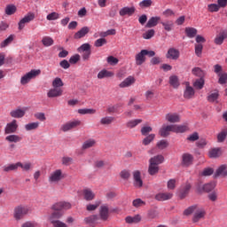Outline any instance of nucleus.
<instances>
[{"label": "nucleus", "instance_id": "52", "mask_svg": "<svg viewBox=\"0 0 227 227\" xmlns=\"http://www.w3.org/2000/svg\"><path fill=\"white\" fill-rule=\"evenodd\" d=\"M19 169V165L17 163L10 164L4 167V172H12Z\"/></svg>", "mask_w": 227, "mask_h": 227}, {"label": "nucleus", "instance_id": "19", "mask_svg": "<svg viewBox=\"0 0 227 227\" xmlns=\"http://www.w3.org/2000/svg\"><path fill=\"white\" fill-rule=\"evenodd\" d=\"M82 196L85 201H92L95 200V192H92L90 189H84L82 190Z\"/></svg>", "mask_w": 227, "mask_h": 227}, {"label": "nucleus", "instance_id": "17", "mask_svg": "<svg viewBox=\"0 0 227 227\" xmlns=\"http://www.w3.org/2000/svg\"><path fill=\"white\" fill-rule=\"evenodd\" d=\"M172 196L171 192H160L155 195V200L158 201H167L171 200Z\"/></svg>", "mask_w": 227, "mask_h": 227}, {"label": "nucleus", "instance_id": "58", "mask_svg": "<svg viewBox=\"0 0 227 227\" xmlns=\"http://www.w3.org/2000/svg\"><path fill=\"white\" fill-rule=\"evenodd\" d=\"M77 51L79 52H86V51H90V44L86 43L84 44H82L79 48H77Z\"/></svg>", "mask_w": 227, "mask_h": 227}, {"label": "nucleus", "instance_id": "10", "mask_svg": "<svg viewBox=\"0 0 227 227\" xmlns=\"http://www.w3.org/2000/svg\"><path fill=\"white\" fill-rule=\"evenodd\" d=\"M190 191H191V184L190 183H185L184 185H182L179 190L180 200H184L190 193Z\"/></svg>", "mask_w": 227, "mask_h": 227}, {"label": "nucleus", "instance_id": "7", "mask_svg": "<svg viewBox=\"0 0 227 227\" xmlns=\"http://www.w3.org/2000/svg\"><path fill=\"white\" fill-rule=\"evenodd\" d=\"M26 114V109L25 108H15L12 111H10L9 115L12 119H22L25 117Z\"/></svg>", "mask_w": 227, "mask_h": 227}, {"label": "nucleus", "instance_id": "28", "mask_svg": "<svg viewBox=\"0 0 227 227\" xmlns=\"http://www.w3.org/2000/svg\"><path fill=\"white\" fill-rule=\"evenodd\" d=\"M4 141H7L9 143H20L22 141V137H20L19 135H10L4 137Z\"/></svg>", "mask_w": 227, "mask_h": 227}, {"label": "nucleus", "instance_id": "1", "mask_svg": "<svg viewBox=\"0 0 227 227\" xmlns=\"http://www.w3.org/2000/svg\"><path fill=\"white\" fill-rule=\"evenodd\" d=\"M193 214V223H198L206 216V209L203 207L192 206L184 210V215Z\"/></svg>", "mask_w": 227, "mask_h": 227}, {"label": "nucleus", "instance_id": "50", "mask_svg": "<svg viewBox=\"0 0 227 227\" xmlns=\"http://www.w3.org/2000/svg\"><path fill=\"white\" fill-rule=\"evenodd\" d=\"M156 147H158L159 150L167 149L168 147V142L167 140L161 139L156 143Z\"/></svg>", "mask_w": 227, "mask_h": 227}, {"label": "nucleus", "instance_id": "47", "mask_svg": "<svg viewBox=\"0 0 227 227\" xmlns=\"http://www.w3.org/2000/svg\"><path fill=\"white\" fill-rule=\"evenodd\" d=\"M215 187V183H207L202 185V191H204V192H211L212 191H214Z\"/></svg>", "mask_w": 227, "mask_h": 227}, {"label": "nucleus", "instance_id": "27", "mask_svg": "<svg viewBox=\"0 0 227 227\" xmlns=\"http://www.w3.org/2000/svg\"><path fill=\"white\" fill-rule=\"evenodd\" d=\"M114 75V74H113L112 72H109L108 70H101L99 71V73L97 74V78L101 80L104 78H109V77H113Z\"/></svg>", "mask_w": 227, "mask_h": 227}, {"label": "nucleus", "instance_id": "25", "mask_svg": "<svg viewBox=\"0 0 227 227\" xmlns=\"http://www.w3.org/2000/svg\"><path fill=\"white\" fill-rule=\"evenodd\" d=\"M89 33H90V27H84L82 29H80L79 32H76V34H74V38L82 39V37H85V35H87V34Z\"/></svg>", "mask_w": 227, "mask_h": 227}, {"label": "nucleus", "instance_id": "18", "mask_svg": "<svg viewBox=\"0 0 227 227\" xmlns=\"http://www.w3.org/2000/svg\"><path fill=\"white\" fill-rule=\"evenodd\" d=\"M227 176V166L226 165H221L218 167L217 170L215 172V177H226Z\"/></svg>", "mask_w": 227, "mask_h": 227}, {"label": "nucleus", "instance_id": "51", "mask_svg": "<svg viewBox=\"0 0 227 227\" xmlns=\"http://www.w3.org/2000/svg\"><path fill=\"white\" fill-rule=\"evenodd\" d=\"M192 74L195 75L196 77H200V79H203L204 77V72L199 67H195L192 69Z\"/></svg>", "mask_w": 227, "mask_h": 227}, {"label": "nucleus", "instance_id": "46", "mask_svg": "<svg viewBox=\"0 0 227 227\" xmlns=\"http://www.w3.org/2000/svg\"><path fill=\"white\" fill-rule=\"evenodd\" d=\"M95 145H96L95 139H89L85 141L84 144H82V150L92 148L93 146H95Z\"/></svg>", "mask_w": 227, "mask_h": 227}, {"label": "nucleus", "instance_id": "3", "mask_svg": "<svg viewBox=\"0 0 227 227\" xmlns=\"http://www.w3.org/2000/svg\"><path fill=\"white\" fill-rule=\"evenodd\" d=\"M28 214V207L27 206H18L14 208V219L16 221H20L26 215Z\"/></svg>", "mask_w": 227, "mask_h": 227}, {"label": "nucleus", "instance_id": "45", "mask_svg": "<svg viewBox=\"0 0 227 227\" xmlns=\"http://www.w3.org/2000/svg\"><path fill=\"white\" fill-rule=\"evenodd\" d=\"M59 13L57 12H52L51 13H48L47 17H45V19L48 21H52V20H59Z\"/></svg>", "mask_w": 227, "mask_h": 227}, {"label": "nucleus", "instance_id": "32", "mask_svg": "<svg viewBox=\"0 0 227 227\" xmlns=\"http://www.w3.org/2000/svg\"><path fill=\"white\" fill-rule=\"evenodd\" d=\"M146 55L144 53L139 52L136 55V65L141 66L146 61Z\"/></svg>", "mask_w": 227, "mask_h": 227}, {"label": "nucleus", "instance_id": "14", "mask_svg": "<svg viewBox=\"0 0 227 227\" xmlns=\"http://www.w3.org/2000/svg\"><path fill=\"white\" fill-rule=\"evenodd\" d=\"M193 156L191 153H183L182 165L183 167H190L192 164Z\"/></svg>", "mask_w": 227, "mask_h": 227}, {"label": "nucleus", "instance_id": "20", "mask_svg": "<svg viewBox=\"0 0 227 227\" xmlns=\"http://www.w3.org/2000/svg\"><path fill=\"white\" fill-rule=\"evenodd\" d=\"M223 154L221 148H212L207 153V157L210 159H217Z\"/></svg>", "mask_w": 227, "mask_h": 227}, {"label": "nucleus", "instance_id": "6", "mask_svg": "<svg viewBox=\"0 0 227 227\" xmlns=\"http://www.w3.org/2000/svg\"><path fill=\"white\" fill-rule=\"evenodd\" d=\"M80 125H82L81 121L79 120L71 121L66 122V124H63V126H61V130H63V132H68L74 129H76L77 127H80Z\"/></svg>", "mask_w": 227, "mask_h": 227}, {"label": "nucleus", "instance_id": "13", "mask_svg": "<svg viewBox=\"0 0 227 227\" xmlns=\"http://www.w3.org/2000/svg\"><path fill=\"white\" fill-rule=\"evenodd\" d=\"M133 179H134V186L137 188H141L144 184V182L141 179V172L139 170H136L133 172Z\"/></svg>", "mask_w": 227, "mask_h": 227}, {"label": "nucleus", "instance_id": "21", "mask_svg": "<svg viewBox=\"0 0 227 227\" xmlns=\"http://www.w3.org/2000/svg\"><path fill=\"white\" fill-rule=\"evenodd\" d=\"M63 94V90L61 89L53 88L48 90L47 97L50 98H54L57 97H60Z\"/></svg>", "mask_w": 227, "mask_h": 227}, {"label": "nucleus", "instance_id": "57", "mask_svg": "<svg viewBox=\"0 0 227 227\" xmlns=\"http://www.w3.org/2000/svg\"><path fill=\"white\" fill-rule=\"evenodd\" d=\"M218 84L223 85L227 82V74H218Z\"/></svg>", "mask_w": 227, "mask_h": 227}, {"label": "nucleus", "instance_id": "26", "mask_svg": "<svg viewBox=\"0 0 227 227\" xmlns=\"http://www.w3.org/2000/svg\"><path fill=\"white\" fill-rule=\"evenodd\" d=\"M227 38V30L221 32L215 38V43L217 45H221L223 43V40Z\"/></svg>", "mask_w": 227, "mask_h": 227}, {"label": "nucleus", "instance_id": "48", "mask_svg": "<svg viewBox=\"0 0 227 227\" xmlns=\"http://www.w3.org/2000/svg\"><path fill=\"white\" fill-rule=\"evenodd\" d=\"M61 216H63V214L60 211H55L52 214H51L48 220H50V222L58 221V219H60Z\"/></svg>", "mask_w": 227, "mask_h": 227}, {"label": "nucleus", "instance_id": "53", "mask_svg": "<svg viewBox=\"0 0 227 227\" xmlns=\"http://www.w3.org/2000/svg\"><path fill=\"white\" fill-rule=\"evenodd\" d=\"M18 168H22L23 171L28 172L31 169V163L26 162V163H20L17 162Z\"/></svg>", "mask_w": 227, "mask_h": 227}, {"label": "nucleus", "instance_id": "15", "mask_svg": "<svg viewBox=\"0 0 227 227\" xmlns=\"http://www.w3.org/2000/svg\"><path fill=\"white\" fill-rule=\"evenodd\" d=\"M134 83H136V78L134 76L130 75L128 78H126L125 80H123L122 82H121L119 84V87L121 89L129 88V87L132 86Z\"/></svg>", "mask_w": 227, "mask_h": 227}, {"label": "nucleus", "instance_id": "22", "mask_svg": "<svg viewBox=\"0 0 227 227\" xmlns=\"http://www.w3.org/2000/svg\"><path fill=\"white\" fill-rule=\"evenodd\" d=\"M166 121L170 123H179L180 121V115L177 114H166Z\"/></svg>", "mask_w": 227, "mask_h": 227}, {"label": "nucleus", "instance_id": "39", "mask_svg": "<svg viewBox=\"0 0 227 227\" xmlns=\"http://www.w3.org/2000/svg\"><path fill=\"white\" fill-rule=\"evenodd\" d=\"M141 123H142L141 119H135V120L129 121V122L126 123V127H128V129H134Z\"/></svg>", "mask_w": 227, "mask_h": 227}, {"label": "nucleus", "instance_id": "29", "mask_svg": "<svg viewBox=\"0 0 227 227\" xmlns=\"http://www.w3.org/2000/svg\"><path fill=\"white\" fill-rule=\"evenodd\" d=\"M164 158L162 155L153 156V158L150 159V164L153 166H159L162 164Z\"/></svg>", "mask_w": 227, "mask_h": 227}, {"label": "nucleus", "instance_id": "42", "mask_svg": "<svg viewBox=\"0 0 227 227\" xmlns=\"http://www.w3.org/2000/svg\"><path fill=\"white\" fill-rule=\"evenodd\" d=\"M159 171L160 167H158V165L150 164L148 166V174H150V176H154L158 174Z\"/></svg>", "mask_w": 227, "mask_h": 227}, {"label": "nucleus", "instance_id": "59", "mask_svg": "<svg viewBox=\"0 0 227 227\" xmlns=\"http://www.w3.org/2000/svg\"><path fill=\"white\" fill-rule=\"evenodd\" d=\"M145 205H146V203L144 200H142L141 199H136L133 200V207L136 208L145 207Z\"/></svg>", "mask_w": 227, "mask_h": 227}, {"label": "nucleus", "instance_id": "37", "mask_svg": "<svg viewBox=\"0 0 227 227\" xmlns=\"http://www.w3.org/2000/svg\"><path fill=\"white\" fill-rule=\"evenodd\" d=\"M113 121H114V117L112 116L102 117L101 120H99L101 125H111Z\"/></svg>", "mask_w": 227, "mask_h": 227}, {"label": "nucleus", "instance_id": "54", "mask_svg": "<svg viewBox=\"0 0 227 227\" xmlns=\"http://www.w3.org/2000/svg\"><path fill=\"white\" fill-rule=\"evenodd\" d=\"M220 8H221L220 4H207V12H219Z\"/></svg>", "mask_w": 227, "mask_h": 227}, {"label": "nucleus", "instance_id": "31", "mask_svg": "<svg viewBox=\"0 0 227 227\" xmlns=\"http://www.w3.org/2000/svg\"><path fill=\"white\" fill-rule=\"evenodd\" d=\"M172 129H174V133H184L188 130V127L186 125H170Z\"/></svg>", "mask_w": 227, "mask_h": 227}, {"label": "nucleus", "instance_id": "23", "mask_svg": "<svg viewBox=\"0 0 227 227\" xmlns=\"http://www.w3.org/2000/svg\"><path fill=\"white\" fill-rule=\"evenodd\" d=\"M135 12H136V8L134 7H123L122 9L120 10V16L123 17L128 15L129 17H130L131 15L134 14Z\"/></svg>", "mask_w": 227, "mask_h": 227}, {"label": "nucleus", "instance_id": "62", "mask_svg": "<svg viewBox=\"0 0 227 227\" xmlns=\"http://www.w3.org/2000/svg\"><path fill=\"white\" fill-rule=\"evenodd\" d=\"M213 174H214V168H204V170H202L201 172V176L205 177L212 176Z\"/></svg>", "mask_w": 227, "mask_h": 227}, {"label": "nucleus", "instance_id": "36", "mask_svg": "<svg viewBox=\"0 0 227 227\" xmlns=\"http://www.w3.org/2000/svg\"><path fill=\"white\" fill-rule=\"evenodd\" d=\"M39 128V122H30L28 124H25V130L26 131H33L36 130Z\"/></svg>", "mask_w": 227, "mask_h": 227}, {"label": "nucleus", "instance_id": "35", "mask_svg": "<svg viewBox=\"0 0 227 227\" xmlns=\"http://www.w3.org/2000/svg\"><path fill=\"white\" fill-rule=\"evenodd\" d=\"M42 44H43V46H44V47L52 46V45H54V39H52V38L50 37V36H44V37H43V39H42Z\"/></svg>", "mask_w": 227, "mask_h": 227}, {"label": "nucleus", "instance_id": "24", "mask_svg": "<svg viewBox=\"0 0 227 227\" xmlns=\"http://www.w3.org/2000/svg\"><path fill=\"white\" fill-rule=\"evenodd\" d=\"M160 20V17H151L150 20H148L147 23H145V27L152 28L158 25V23Z\"/></svg>", "mask_w": 227, "mask_h": 227}, {"label": "nucleus", "instance_id": "41", "mask_svg": "<svg viewBox=\"0 0 227 227\" xmlns=\"http://www.w3.org/2000/svg\"><path fill=\"white\" fill-rule=\"evenodd\" d=\"M63 86H65V82H63V81L59 77H56L55 79H53L52 81L53 89H59Z\"/></svg>", "mask_w": 227, "mask_h": 227}, {"label": "nucleus", "instance_id": "63", "mask_svg": "<svg viewBox=\"0 0 227 227\" xmlns=\"http://www.w3.org/2000/svg\"><path fill=\"white\" fill-rule=\"evenodd\" d=\"M101 202L100 201H97L94 204H90L87 206V210L89 212H92L95 211L96 209H98V207H100Z\"/></svg>", "mask_w": 227, "mask_h": 227}, {"label": "nucleus", "instance_id": "30", "mask_svg": "<svg viewBox=\"0 0 227 227\" xmlns=\"http://www.w3.org/2000/svg\"><path fill=\"white\" fill-rule=\"evenodd\" d=\"M168 83L172 88L176 89L180 86L179 78L176 75H171L169 76Z\"/></svg>", "mask_w": 227, "mask_h": 227}, {"label": "nucleus", "instance_id": "5", "mask_svg": "<svg viewBox=\"0 0 227 227\" xmlns=\"http://www.w3.org/2000/svg\"><path fill=\"white\" fill-rule=\"evenodd\" d=\"M35 19V13L30 12L22 20L18 23V29L22 30L25 27L26 24L30 23Z\"/></svg>", "mask_w": 227, "mask_h": 227}, {"label": "nucleus", "instance_id": "9", "mask_svg": "<svg viewBox=\"0 0 227 227\" xmlns=\"http://www.w3.org/2000/svg\"><path fill=\"white\" fill-rule=\"evenodd\" d=\"M65 176H63V173L61 172L60 169L55 170L53 171L50 177L48 178V181H50V183H59V181H61Z\"/></svg>", "mask_w": 227, "mask_h": 227}, {"label": "nucleus", "instance_id": "33", "mask_svg": "<svg viewBox=\"0 0 227 227\" xmlns=\"http://www.w3.org/2000/svg\"><path fill=\"white\" fill-rule=\"evenodd\" d=\"M160 24L166 32H171L172 27H174V22L171 20L161 21Z\"/></svg>", "mask_w": 227, "mask_h": 227}, {"label": "nucleus", "instance_id": "2", "mask_svg": "<svg viewBox=\"0 0 227 227\" xmlns=\"http://www.w3.org/2000/svg\"><path fill=\"white\" fill-rule=\"evenodd\" d=\"M40 74H41V70L39 69L31 70L30 72H28L27 74H26L20 78V84L26 85L28 82H30L31 80L35 79Z\"/></svg>", "mask_w": 227, "mask_h": 227}, {"label": "nucleus", "instance_id": "38", "mask_svg": "<svg viewBox=\"0 0 227 227\" xmlns=\"http://www.w3.org/2000/svg\"><path fill=\"white\" fill-rule=\"evenodd\" d=\"M96 109L93 108H82L77 110V113L82 114V115H85V114H96Z\"/></svg>", "mask_w": 227, "mask_h": 227}, {"label": "nucleus", "instance_id": "12", "mask_svg": "<svg viewBox=\"0 0 227 227\" xmlns=\"http://www.w3.org/2000/svg\"><path fill=\"white\" fill-rule=\"evenodd\" d=\"M170 132L175 133V129L172 128L171 125L163 126L160 128V129H159V135L161 137H168Z\"/></svg>", "mask_w": 227, "mask_h": 227}, {"label": "nucleus", "instance_id": "8", "mask_svg": "<svg viewBox=\"0 0 227 227\" xmlns=\"http://www.w3.org/2000/svg\"><path fill=\"white\" fill-rule=\"evenodd\" d=\"M180 58V51L175 48H169L166 53V59L176 61Z\"/></svg>", "mask_w": 227, "mask_h": 227}, {"label": "nucleus", "instance_id": "49", "mask_svg": "<svg viewBox=\"0 0 227 227\" xmlns=\"http://www.w3.org/2000/svg\"><path fill=\"white\" fill-rule=\"evenodd\" d=\"M15 12H17V7H15L13 4H9L4 9L6 15H13Z\"/></svg>", "mask_w": 227, "mask_h": 227}, {"label": "nucleus", "instance_id": "56", "mask_svg": "<svg viewBox=\"0 0 227 227\" xmlns=\"http://www.w3.org/2000/svg\"><path fill=\"white\" fill-rule=\"evenodd\" d=\"M154 35H155L154 29H151V30H147L146 32H145V34L142 35V37L145 40H149V39H152L153 37H154Z\"/></svg>", "mask_w": 227, "mask_h": 227}, {"label": "nucleus", "instance_id": "34", "mask_svg": "<svg viewBox=\"0 0 227 227\" xmlns=\"http://www.w3.org/2000/svg\"><path fill=\"white\" fill-rule=\"evenodd\" d=\"M207 99L209 103H215V101H217V99H219V91L215 90V92L210 93L209 95H207Z\"/></svg>", "mask_w": 227, "mask_h": 227}, {"label": "nucleus", "instance_id": "11", "mask_svg": "<svg viewBox=\"0 0 227 227\" xmlns=\"http://www.w3.org/2000/svg\"><path fill=\"white\" fill-rule=\"evenodd\" d=\"M109 217V207L108 205H102L99 207V218H101L102 221L108 220Z\"/></svg>", "mask_w": 227, "mask_h": 227}, {"label": "nucleus", "instance_id": "40", "mask_svg": "<svg viewBox=\"0 0 227 227\" xmlns=\"http://www.w3.org/2000/svg\"><path fill=\"white\" fill-rule=\"evenodd\" d=\"M185 34H186V37L193 38L198 34V30L193 27H186Z\"/></svg>", "mask_w": 227, "mask_h": 227}, {"label": "nucleus", "instance_id": "4", "mask_svg": "<svg viewBox=\"0 0 227 227\" xmlns=\"http://www.w3.org/2000/svg\"><path fill=\"white\" fill-rule=\"evenodd\" d=\"M19 129V122L17 120H12L4 126V135L15 134Z\"/></svg>", "mask_w": 227, "mask_h": 227}, {"label": "nucleus", "instance_id": "16", "mask_svg": "<svg viewBox=\"0 0 227 227\" xmlns=\"http://www.w3.org/2000/svg\"><path fill=\"white\" fill-rule=\"evenodd\" d=\"M195 95V90L190 86L188 82H186L185 90H184V99H191Z\"/></svg>", "mask_w": 227, "mask_h": 227}, {"label": "nucleus", "instance_id": "43", "mask_svg": "<svg viewBox=\"0 0 227 227\" xmlns=\"http://www.w3.org/2000/svg\"><path fill=\"white\" fill-rule=\"evenodd\" d=\"M205 84L204 78L196 79L195 82H193V87L196 90H203Z\"/></svg>", "mask_w": 227, "mask_h": 227}, {"label": "nucleus", "instance_id": "44", "mask_svg": "<svg viewBox=\"0 0 227 227\" xmlns=\"http://www.w3.org/2000/svg\"><path fill=\"white\" fill-rule=\"evenodd\" d=\"M155 139V134H150L147 137H145L144 138V140L142 141V145H144L145 146L149 145L153 141H154Z\"/></svg>", "mask_w": 227, "mask_h": 227}, {"label": "nucleus", "instance_id": "64", "mask_svg": "<svg viewBox=\"0 0 227 227\" xmlns=\"http://www.w3.org/2000/svg\"><path fill=\"white\" fill-rule=\"evenodd\" d=\"M52 223L53 227H67L66 223L60 222L59 220L57 221H50Z\"/></svg>", "mask_w": 227, "mask_h": 227}, {"label": "nucleus", "instance_id": "55", "mask_svg": "<svg viewBox=\"0 0 227 227\" xmlns=\"http://www.w3.org/2000/svg\"><path fill=\"white\" fill-rule=\"evenodd\" d=\"M226 136H227V129H224L217 136L218 143H223V141H225Z\"/></svg>", "mask_w": 227, "mask_h": 227}, {"label": "nucleus", "instance_id": "61", "mask_svg": "<svg viewBox=\"0 0 227 227\" xmlns=\"http://www.w3.org/2000/svg\"><path fill=\"white\" fill-rule=\"evenodd\" d=\"M202 51H203V44L201 43L195 44V54L198 58H200Z\"/></svg>", "mask_w": 227, "mask_h": 227}, {"label": "nucleus", "instance_id": "60", "mask_svg": "<svg viewBox=\"0 0 227 227\" xmlns=\"http://www.w3.org/2000/svg\"><path fill=\"white\" fill-rule=\"evenodd\" d=\"M106 43H107L106 39L99 38V39H97L96 42H94V46L97 48H100V47H103L104 45H106Z\"/></svg>", "mask_w": 227, "mask_h": 227}]
</instances>
